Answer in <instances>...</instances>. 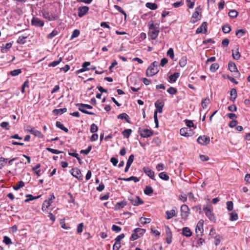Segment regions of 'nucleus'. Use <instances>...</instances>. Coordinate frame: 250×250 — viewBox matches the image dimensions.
<instances>
[{"label":"nucleus","instance_id":"obj_54","mask_svg":"<svg viewBox=\"0 0 250 250\" xmlns=\"http://www.w3.org/2000/svg\"><path fill=\"white\" fill-rule=\"evenodd\" d=\"M167 234L168 235V236H170V238H167V244H170L171 242V232L170 231L168 227H167Z\"/></svg>","mask_w":250,"mask_h":250},{"label":"nucleus","instance_id":"obj_15","mask_svg":"<svg viewBox=\"0 0 250 250\" xmlns=\"http://www.w3.org/2000/svg\"><path fill=\"white\" fill-rule=\"evenodd\" d=\"M177 208L176 207H173L172 209L170 211H166V214L167 215L166 218L167 220H169L172 218L174 216H176L177 215Z\"/></svg>","mask_w":250,"mask_h":250},{"label":"nucleus","instance_id":"obj_29","mask_svg":"<svg viewBox=\"0 0 250 250\" xmlns=\"http://www.w3.org/2000/svg\"><path fill=\"white\" fill-rule=\"evenodd\" d=\"M118 118L121 120H125L126 121V122L129 123V118L128 115L126 113H124L119 114L118 116Z\"/></svg>","mask_w":250,"mask_h":250},{"label":"nucleus","instance_id":"obj_44","mask_svg":"<svg viewBox=\"0 0 250 250\" xmlns=\"http://www.w3.org/2000/svg\"><path fill=\"white\" fill-rule=\"evenodd\" d=\"M24 186V183L22 181H19L17 185L13 187L14 189L16 190H19L20 188Z\"/></svg>","mask_w":250,"mask_h":250},{"label":"nucleus","instance_id":"obj_28","mask_svg":"<svg viewBox=\"0 0 250 250\" xmlns=\"http://www.w3.org/2000/svg\"><path fill=\"white\" fill-rule=\"evenodd\" d=\"M232 57L234 59L238 60L240 59L241 55L239 52L238 48H236L235 50H232Z\"/></svg>","mask_w":250,"mask_h":250},{"label":"nucleus","instance_id":"obj_60","mask_svg":"<svg viewBox=\"0 0 250 250\" xmlns=\"http://www.w3.org/2000/svg\"><path fill=\"white\" fill-rule=\"evenodd\" d=\"M3 242L6 245H9V244H12V241H11V239L6 236H5L3 237Z\"/></svg>","mask_w":250,"mask_h":250},{"label":"nucleus","instance_id":"obj_16","mask_svg":"<svg viewBox=\"0 0 250 250\" xmlns=\"http://www.w3.org/2000/svg\"><path fill=\"white\" fill-rule=\"evenodd\" d=\"M180 134L182 136L188 137L192 135V132L191 129L188 127H183L180 129Z\"/></svg>","mask_w":250,"mask_h":250},{"label":"nucleus","instance_id":"obj_30","mask_svg":"<svg viewBox=\"0 0 250 250\" xmlns=\"http://www.w3.org/2000/svg\"><path fill=\"white\" fill-rule=\"evenodd\" d=\"M131 133L132 130L131 129H125L122 132V134L124 138H128L129 137Z\"/></svg>","mask_w":250,"mask_h":250},{"label":"nucleus","instance_id":"obj_27","mask_svg":"<svg viewBox=\"0 0 250 250\" xmlns=\"http://www.w3.org/2000/svg\"><path fill=\"white\" fill-rule=\"evenodd\" d=\"M179 73L177 72L174 73L173 75H171L169 77L170 82L171 83L175 82L177 79L179 78Z\"/></svg>","mask_w":250,"mask_h":250},{"label":"nucleus","instance_id":"obj_39","mask_svg":"<svg viewBox=\"0 0 250 250\" xmlns=\"http://www.w3.org/2000/svg\"><path fill=\"white\" fill-rule=\"evenodd\" d=\"M146 7L151 10H156L158 6L157 5L154 3L147 2L146 3Z\"/></svg>","mask_w":250,"mask_h":250},{"label":"nucleus","instance_id":"obj_26","mask_svg":"<svg viewBox=\"0 0 250 250\" xmlns=\"http://www.w3.org/2000/svg\"><path fill=\"white\" fill-rule=\"evenodd\" d=\"M66 111L67 108H66L55 109L53 110V113L55 115H61L63 113L66 112Z\"/></svg>","mask_w":250,"mask_h":250},{"label":"nucleus","instance_id":"obj_62","mask_svg":"<svg viewBox=\"0 0 250 250\" xmlns=\"http://www.w3.org/2000/svg\"><path fill=\"white\" fill-rule=\"evenodd\" d=\"M227 208L229 211H231L233 209V205L231 201H228L226 203Z\"/></svg>","mask_w":250,"mask_h":250},{"label":"nucleus","instance_id":"obj_43","mask_svg":"<svg viewBox=\"0 0 250 250\" xmlns=\"http://www.w3.org/2000/svg\"><path fill=\"white\" fill-rule=\"evenodd\" d=\"M140 221L142 224L145 225L151 222V219L150 218L142 217L140 218Z\"/></svg>","mask_w":250,"mask_h":250},{"label":"nucleus","instance_id":"obj_2","mask_svg":"<svg viewBox=\"0 0 250 250\" xmlns=\"http://www.w3.org/2000/svg\"><path fill=\"white\" fill-rule=\"evenodd\" d=\"M148 26L149 27L148 36L152 40H155L158 36L159 30L153 23H149Z\"/></svg>","mask_w":250,"mask_h":250},{"label":"nucleus","instance_id":"obj_4","mask_svg":"<svg viewBox=\"0 0 250 250\" xmlns=\"http://www.w3.org/2000/svg\"><path fill=\"white\" fill-rule=\"evenodd\" d=\"M146 229L141 228H136L133 230L130 238L131 241L135 240L141 237L145 233Z\"/></svg>","mask_w":250,"mask_h":250},{"label":"nucleus","instance_id":"obj_34","mask_svg":"<svg viewBox=\"0 0 250 250\" xmlns=\"http://www.w3.org/2000/svg\"><path fill=\"white\" fill-rule=\"evenodd\" d=\"M187 62V57L185 56H183L180 60L179 63L181 67H183L186 65Z\"/></svg>","mask_w":250,"mask_h":250},{"label":"nucleus","instance_id":"obj_64","mask_svg":"<svg viewBox=\"0 0 250 250\" xmlns=\"http://www.w3.org/2000/svg\"><path fill=\"white\" fill-rule=\"evenodd\" d=\"M111 229L113 231H115L116 232H119L121 230V227H120L118 226L113 225L112 226Z\"/></svg>","mask_w":250,"mask_h":250},{"label":"nucleus","instance_id":"obj_58","mask_svg":"<svg viewBox=\"0 0 250 250\" xmlns=\"http://www.w3.org/2000/svg\"><path fill=\"white\" fill-rule=\"evenodd\" d=\"M91 148H92V146H89L87 147V149H83V150H81L80 151V153L81 154H84L85 155H87L90 152V151H91Z\"/></svg>","mask_w":250,"mask_h":250},{"label":"nucleus","instance_id":"obj_57","mask_svg":"<svg viewBox=\"0 0 250 250\" xmlns=\"http://www.w3.org/2000/svg\"><path fill=\"white\" fill-rule=\"evenodd\" d=\"M46 149L49 152H50L53 154H60V153H62V152L61 151H60V150H57V149H53V148H49V147H47L46 148Z\"/></svg>","mask_w":250,"mask_h":250},{"label":"nucleus","instance_id":"obj_25","mask_svg":"<svg viewBox=\"0 0 250 250\" xmlns=\"http://www.w3.org/2000/svg\"><path fill=\"white\" fill-rule=\"evenodd\" d=\"M230 100L234 102L235 100L237 95L236 89L235 88H232L230 91Z\"/></svg>","mask_w":250,"mask_h":250},{"label":"nucleus","instance_id":"obj_59","mask_svg":"<svg viewBox=\"0 0 250 250\" xmlns=\"http://www.w3.org/2000/svg\"><path fill=\"white\" fill-rule=\"evenodd\" d=\"M29 87V82L28 81H26L24 82V83L22 84L21 86V92L22 93H24L25 92V87Z\"/></svg>","mask_w":250,"mask_h":250},{"label":"nucleus","instance_id":"obj_21","mask_svg":"<svg viewBox=\"0 0 250 250\" xmlns=\"http://www.w3.org/2000/svg\"><path fill=\"white\" fill-rule=\"evenodd\" d=\"M42 16L44 18L48 20V21H54L56 19L55 16L46 11L42 12Z\"/></svg>","mask_w":250,"mask_h":250},{"label":"nucleus","instance_id":"obj_11","mask_svg":"<svg viewBox=\"0 0 250 250\" xmlns=\"http://www.w3.org/2000/svg\"><path fill=\"white\" fill-rule=\"evenodd\" d=\"M71 174L79 180H83V176L81 170L78 168H72L70 171Z\"/></svg>","mask_w":250,"mask_h":250},{"label":"nucleus","instance_id":"obj_38","mask_svg":"<svg viewBox=\"0 0 250 250\" xmlns=\"http://www.w3.org/2000/svg\"><path fill=\"white\" fill-rule=\"evenodd\" d=\"M238 219V214L235 212H232L230 213L229 220L231 221H234Z\"/></svg>","mask_w":250,"mask_h":250},{"label":"nucleus","instance_id":"obj_1","mask_svg":"<svg viewBox=\"0 0 250 250\" xmlns=\"http://www.w3.org/2000/svg\"><path fill=\"white\" fill-rule=\"evenodd\" d=\"M159 71V62H154L148 67L146 71V75L148 77H152L156 74Z\"/></svg>","mask_w":250,"mask_h":250},{"label":"nucleus","instance_id":"obj_23","mask_svg":"<svg viewBox=\"0 0 250 250\" xmlns=\"http://www.w3.org/2000/svg\"><path fill=\"white\" fill-rule=\"evenodd\" d=\"M229 69L232 72H236L238 75H240V73L237 70V68L235 63L229 62L228 64Z\"/></svg>","mask_w":250,"mask_h":250},{"label":"nucleus","instance_id":"obj_40","mask_svg":"<svg viewBox=\"0 0 250 250\" xmlns=\"http://www.w3.org/2000/svg\"><path fill=\"white\" fill-rule=\"evenodd\" d=\"M153 190L150 186H146L144 189V193L145 194L149 195L152 193Z\"/></svg>","mask_w":250,"mask_h":250},{"label":"nucleus","instance_id":"obj_6","mask_svg":"<svg viewBox=\"0 0 250 250\" xmlns=\"http://www.w3.org/2000/svg\"><path fill=\"white\" fill-rule=\"evenodd\" d=\"M165 103L162 100H158L155 103V106L156 109L154 111V114L158 113H162L163 112V108L164 106Z\"/></svg>","mask_w":250,"mask_h":250},{"label":"nucleus","instance_id":"obj_52","mask_svg":"<svg viewBox=\"0 0 250 250\" xmlns=\"http://www.w3.org/2000/svg\"><path fill=\"white\" fill-rule=\"evenodd\" d=\"M167 55L169 56L171 59L174 60V51L172 48H170L167 51Z\"/></svg>","mask_w":250,"mask_h":250},{"label":"nucleus","instance_id":"obj_7","mask_svg":"<svg viewBox=\"0 0 250 250\" xmlns=\"http://www.w3.org/2000/svg\"><path fill=\"white\" fill-rule=\"evenodd\" d=\"M189 208L186 205H183L181 207V216L183 219L186 220L189 214Z\"/></svg>","mask_w":250,"mask_h":250},{"label":"nucleus","instance_id":"obj_3","mask_svg":"<svg viewBox=\"0 0 250 250\" xmlns=\"http://www.w3.org/2000/svg\"><path fill=\"white\" fill-rule=\"evenodd\" d=\"M203 210L204 211L207 217L210 221L212 222H215L216 221V218L213 213V208L211 205H208L206 207H204Z\"/></svg>","mask_w":250,"mask_h":250},{"label":"nucleus","instance_id":"obj_56","mask_svg":"<svg viewBox=\"0 0 250 250\" xmlns=\"http://www.w3.org/2000/svg\"><path fill=\"white\" fill-rule=\"evenodd\" d=\"M80 35V31L78 29H75L73 31L70 39L72 40L75 38L78 37Z\"/></svg>","mask_w":250,"mask_h":250},{"label":"nucleus","instance_id":"obj_48","mask_svg":"<svg viewBox=\"0 0 250 250\" xmlns=\"http://www.w3.org/2000/svg\"><path fill=\"white\" fill-rule=\"evenodd\" d=\"M62 60V59L61 58H60L59 59V60L56 61H53L52 62L49 63L48 66L49 67H55V66H57V65H58L61 62Z\"/></svg>","mask_w":250,"mask_h":250},{"label":"nucleus","instance_id":"obj_47","mask_svg":"<svg viewBox=\"0 0 250 250\" xmlns=\"http://www.w3.org/2000/svg\"><path fill=\"white\" fill-rule=\"evenodd\" d=\"M126 205V203L125 202H120L117 203L115 205V208L117 209H120L123 208Z\"/></svg>","mask_w":250,"mask_h":250},{"label":"nucleus","instance_id":"obj_46","mask_svg":"<svg viewBox=\"0 0 250 250\" xmlns=\"http://www.w3.org/2000/svg\"><path fill=\"white\" fill-rule=\"evenodd\" d=\"M58 32L57 31V30L54 29L53 30V31L51 33H50L47 36V38L48 39H52L53 38H54L57 35H58Z\"/></svg>","mask_w":250,"mask_h":250},{"label":"nucleus","instance_id":"obj_18","mask_svg":"<svg viewBox=\"0 0 250 250\" xmlns=\"http://www.w3.org/2000/svg\"><path fill=\"white\" fill-rule=\"evenodd\" d=\"M153 131L148 129H144L141 130L140 135L144 138L149 137L153 135Z\"/></svg>","mask_w":250,"mask_h":250},{"label":"nucleus","instance_id":"obj_61","mask_svg":"<svg viewBox=\"0 0 250 250\" xmlns=\"http://www.w3.org/2000/svg\"><path fill=\"white\" fill-rule=\"evenodd\" d=\"M90 132L92 133H95L98 130V126L95 124H92L90 126Z\"/></svg>","mask_w":250,"mask_h":250},{"label":"nucleus","instance_id":"obj_37","mask_svg":"<svg viewBox=\"0 0 250 250\" xmlns=\"http://www.w3.org/2000/svg\"><path fill=\"white\" fill-rule=\"evenodd\" d=\"M210 103L209 99L207 97L202 101V106L203 108H206Z\"/></svg>","mask_w":250,"mask_h":250},{"label":"nucleus","instance_id":"obj_63","mask_svg":"<svg viewBox=\"0 0 250 250\" xmlns=\"http://www.w3.org/2000/svg\"><path fill=\"white\" fill-rule=\"evenodd\" d=\"M186 125L188 127V128H191L192 127H194V124L193 122L191 120H185Z\"/></svg>","mask_w":250,"mask_h":250},{"label":"nucleus","instance_id":"obj_53","mask_svg":"<svg viewBox=\"0 0 250 250\" xmlns=\"http://www.w3.org/2000/svg\"><path fill=\"white\" fill-rule=\"evenodd\" d=\"M21 73V70L20 69H15L10 72V74L12 76H16Z\"/></svg>","mask_w":250,"mask_h":250},{"label":"nucleus","instance_id":"obj_24","mask_svg":"<svg viewBox=\"0 0 250 250\" xmlns=\"http://www.w3.org/2000/svg\"><path fill=\"white\" fill-rule=\"evenodd\" d=\"M192 232L188 227H184L182 229V234L186 237H189L192 235Z\"/></svg>","mask_w":250,"mask_h":250},{"label":"nucleus","instance_id":"obj_33","mask_svg":"<svg viewBox=\"0 0 250 250\" xmlns=\"http://www.w3.org/2000/svg\"><path fill=\"white\" fill-rule=\"evenodd\" d=\"M56 125L57 127L59 128L62 130H63L65 132H67L68 131V129L66 127L64 126L63 124L60 122H57L56 123Z\"/></svg>","mask_w":250,"mask_h":250},{"label":"nucleus","instance_id":"obj_32","mask_svg":"<svg viewBox=\"0 0 250 250\" xmlns=\"http://www.w3.org/2000/svg\"><path fill=\"white\" fill-rule=\"evenodd\" d=\"M121 179L123 181H133L135 183L139 181V178H138L137 177L133 176H131L127 178H122Z\"/></svg>","mask_w":250,"mask_h":250},{"label":"nucleus","instance_id":"obj_51","mask_svg":"<svg viewBox=\"0 0 250 250\" xmlns=\"http://www.w3.org/2000/svg\"><path fill=\"white\" fill-rule=\"evenodd\" d=\"M238 13L235 10H231L229 12V16L231 18H236Z\"/></svg>","mask_w":250,"mask_h":250},{"label":"nucleus","instance_id":"obj_20","mask_svg":"<svg viewBox=\"0 0 250 250\" xmlns=\"http://www.w3.org/2000/svg\"><path fill=\"white\" fill-rule=\"evenodd\" d=\"M143 171L151 179L155 180L154 179V172L151 169L148 167H144L143 169Z\"/></svg>","mask_w":250,"mask_h":250},{"label":"nucleus","instance_id":"obj_22","mask_svg":"<svg viewBox=\"0 0 250 250\" xmlns=\"http://www.w3.org/2000/svg\"><path fill=\"white\" fill-rule=\"evenodd\" d=\"M83 104H76V106L78 107V109L80 111H81V112H82L85 114H88V115H94L95 114V113L93 112L86 110L85 109L86 108L85 107L81 106V105H82Z\"/></svg>","mask_w":250,"mask_h":250},{"label":"nucleus","instance_id":"obj_35","mask_svg":"<svg viewBox=\"0 0 250 250\" xmlns=\"http://www.w3.org/2000/svg\"><path fill=\"white\" fill-rule=\"evenodd\" d=\"M159 177L165 181H167L169 179V176L165 172H162L159 174Z\"/></svg>","mask_w":250,"mask_h":250},{"label":"nucleus","instance_id":"obj_55","mask_svg":"<svg viewBox=\"0 0 250 250\" xmlns=\"http://www.w3.org/2000/svg\"><path fill=\"white\" fill-rule=\"evenodd\" d=\"M188 7L189 8H192L195 4V1L191 0H186Z\"/></svg>","mask_w":250,"mask_h":250},{"label":"nucleus","instance_id":"obj_41","mask_svg":"<svg viewBox=\"0 0 250 250\" xmlns=\"http://www.w3.org/2000/svg\"><path fill=\"white\" fill-rule=\"evenodd\" d=\"M114 7L116 10H117L119 12H120V13H121L122 14H123L124 15L125 20V21L126 19V17H127L126 13L122 9V8L121 7H120L118 5H114Z\"/></svg>","mask_w":250,"mask_h":250},{"label":"nucleus","instance_id":"obj_9","mask_svg":"<svg viewBox=\"0 0 250 250\" xmlns=\"http://www.w3.org/2000/svg\"><path fill=\"white\" fill-rule=\"evenodd\" d=\"M203 224L204 221L202 220H200L197 223L196 228H195V232L197 234V236H201L202 235L203 233L204 229H203Z\"/></svg>","mask_w":250,"mask_h":250},{"label":"nucleus","instance_id":"obj_5","mask_svg":"<svg viewBox=\"0 0 250 250\" xmlns=\"http://www.w3.org/2000/svg\"><path fill=\"white\" fill-rule=\"evenodd\" d=\"M25 130L27 132H30L35 136L39 138H42L43 137L42 134L39 131L36 130L34 127L28 125L26 127Z\"/></svg>","mask_w":250,"mask_h":250},{"label":"nucleus","instance_id":"obj_14","mask_svg":"<svg viewBox=\"0 0 250 250\" xmlns=\"http://www.w3.org/2000/svg\"><path fill=\"white\" fill-rule=\"evenodd\" d=\"M31 24L37 27H42L44 22L38 18L34 17L31 21Z\"/></svg>","mask_w":250,"mask_h":250},{"label":"nucleus","instance_id":"obj_31","mask_svg":"<svg viewBox=\"0 0 250 250\" xmlns=\"http://www.w3.org/2000/svg\"><path fill=\"white\" fill-rule=\"evenodd\" d=\"M40 196H41V195H39V196H38L36 197H34L32 195L27 194L26 195V199L25 200V202H28L29 201H32V200H35V199H37L39 198H40Z\"/></svg>","mask_w":250,"mask_h":250},{"label":"nucleus","instance_id":"obj_13","mask_svg":"<svg viewBox=\"0 0 250 250\" xmlns=\"http://www.w3.org/2000/svg\"><path fill=\"white\" fill-rule=\"evenodd\" d=\"M89 10V7L86 6H80L78 8V16L80 18L87 14Z\"/></svg>","mask_w":250,"mask_h":250},{"label":"nucleus","instance_id":"obj_36","mask_svg":"<svg viewBox=\"0 0 250 250\" xmlns=\"http://www.w3.org/2000/svg\"><path fill=\"white\" fill-rule=\"evenodd\" d=\"M8 162V159L0 157V169H2Z\"/></svg>","mask_w":250,"mask_h":250},{"label":"nucleus","instance_id":"obj_12","mask_svg":"<svg viewBox=\"0 0 250 250\" xmlns=\"http://www.w3.org/2000/svg\"><path fill=\"white\" fill-rule=\"evenodd\" d=\"M198 143L202 145H206L209 143L210 139L209 137L203 135L199 136L197 140Z\"/></svg>","mask_w":250,"mask_h":250},{"label":"nucleus","instance_id":"obj_8","mask_svg":"<svg viewBox=\"0 0 250 250\" xmlns=\"http://www.w3.org/2000/svg\"><path fill=\"white\" fill-rule=\"evenodd\" d=\"M55 199V197L54 195L52 194L48 200L44 201L42 205V210L43 211H47L48 207L51 205L53 200Z\"/></svg>","mask_w":250,"mask_h":250},{"label":"nucleus","instance_id":"obj_42","mask_svg":"<svg viewBox=\"0 0 250 250\" xmlns=\"http://www.w3.org/2000/svg\"><path fill=\"white\" fill-rule=\"evenodd\" d=\"M167 92L170 95H175L177 93V90L175 87L170 86L167 89Z\"/></svg>","mask_w":250,"mask_h":250},{"label":"nucleus","instance_id":"obj_45","mask_svg":"<svg viewBox=\"0 0 250 250\" xmlns=\"http://www.w3.org/2000/svg\"><path fill=\"white\" fill-rule=\"evenodd\" d=\"M219 68V65L217 63H212L210 66V70L212 72H215Z\"/></svg>","mask_w":250,"mask_h":250},{"label":"nucleus","instance_id":"obj_49","mask_svg":"<svg viewBox=\"0 0 250 250\" xmlns=\"http://www.w3.org/2000/svg\"><path fill=\"white\" fill-rule=\"evenodd\" d=\"M230 30V26L228 24H226L222 27V31L225 33H229Z\"/></svg>","mask_w":250,"mask_h":250},{"label":"nucleus","instance_id":"obj_50","mask_svg":"<svg viewBox=\"0 0 250 250\" xmlns=\"http://www.w3.org/2000/svg\"><path fill=\"white\" fill-rule=\"evenodd\" d=\"M27 37L24 36H20L17 41V42L19 44H23L25 42V39Z\"/></svg>","mask_w":250,"mask_h":250},{"label":"nucleus","instance_id":"obj_17","mask_svg":"<svg viewBox=\"0 0 250 250\" xmlns=\"http://www.w3.org/2000/svg\"><path fill=\"white\" fill-rule=\"evenodd\" d=\"M130 203L134 206H138L144 204V201L138 196H135L130 199Z\"/></svg>","mask_w":250,"mask_h":250},{"label":"nucleus","instance_id":"obj_10","mask_svg":"<svg viewBox=\"0 0 250 250\" xmlns=\"http://www.w3.org/2000/svg\"><path fill=\"white\" fill-rule=\"evenodd\" d=\"M200 6L197 7L195 8V12L193 13L190 22L192 23H194L200 20V16L199 15V11L200 10Z\"/></svg>","mask_w":250,"mask_h":250},{"label":"nucleus","instance_id":"obj_19","mask_svg":"<svg viewBox=\"0 0 250 250\" xmlns=\"http://www.w3.org/2000/svg\"><path fill=\"white\" fill-rule=\"evenodd\" d=\"M207 31V22H203L201 25L198 27L196 31V34H200L202 33H206Z\"/></svg>","mask_w":250,"mask_h":250}]
</instances>
